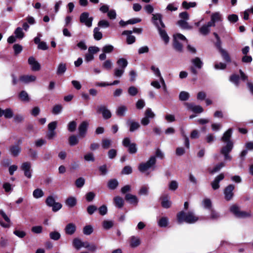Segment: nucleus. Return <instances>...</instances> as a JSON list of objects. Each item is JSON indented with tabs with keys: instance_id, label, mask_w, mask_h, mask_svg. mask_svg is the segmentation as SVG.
Wrapping results in <instances>:
<instances>
[{
	"instance_id": "nucleus-17",
	"label": "nucleus",
	"mask_w": 253,
	"mask_h": 253,
	"mask_svg": "<svg viewBox=\"0 0 253 253\" xmlns=\"http://www.w3.org/2000/svg\"><path fill=\"white\" fill-rule=\"evenodd\" d=\"M36 80V77L34 75H22L19 77V80L26 84L34 82Z\"/></svg>"
},
{
	"instance_id": "nucleus-5",
	"label": "nucleus",
	"mask_w": 253,
	"mask_h": 253,
	"mask_svg": "<svg viewBox=\"0 0 253 253\" xmlns=\"http://www.w3.org/2000/svg\"><path fill=\"white\" fill-rule=\"evenodd\" d=\"M89 13L87 12L82 13L80 16V21L87 27H90L92 26L93 18L92 17H89Z\"/></svg>"
},
{
	"instance_id": "nucleus-38",
	"label": "nucleus",
	"mask_w": 253,
	"mask_h": 253,
	"mask_svg": "<svg viewBox=\"0 0 253 253\" xmlns=\"http://www.w3.org/2000/svg\"><path fill=\"white\" fill-rule=\"evenodd\" d=\"M229 80L231 82L233 83L236 85H239L240 77L238 75L235 74L231 75L230 77Z\"/></svg>"
},
{
	"instance_id": "nucleus-61",
	"label": "nucleus",
	"mask_w": 253,
	"mask_h": 253,
	"mask_svg": "<svg viewBox=\"0 0 253 253\" xmlns=\"http://www.w3.org/2000/svg\"><path fill=\"white\" fill-rule=\"evenodd\" d=\"M95 197V194L93 192H89L85 195L86 200L88 202L92 201Z\"/></svg>"
},
{
	"instance_id": "nucleus-51",
	"label": "nucleus",
	"mask_w": 253,
	"mask_h": 253,
	"mask_svg": "<svg viewBox=\"0 0 253 253\" xmlns=\"http://www.w3.org/2000/svg\"><path fill=\"white\" fill-rule=\"evenodd\" d=\"M93 231L92 227L90 225H86L83 228V233L86 235H90Z\"/></svg>"
},
{
	"instance_id": "nucleus-13",
	"label": "nucleus",
	"mask_w": 253,
	"mask_h": 253,
	"mask_svg": "<svg viewBox=\"0 0 253 253\" xmlns=\"http://www.w3.org/2000/svg\"><path fill=\"white\" fill-rule=\"evenodd\" d=\"M125 199L127 203L135 206H137L138 203L137 197L130 193L126 194Z\"/></svg>"
},
{
	"instance_id": "nucleus-50",
	"label": "nucleus",
	"mask_w": 253,
	"mask_h": 253,
	"mask_svg": "<svg viewBox=\"0 0 253 253\" xmlns=\"http://www.w3.org/2000/svg\"><path fill=\"white\" fill-rule=\"evenodd\" d=\"M211 21H213L214 23L217 21H221L222 20L221 16L219 12H214L212 13L211 16Z\"/></svg>"
},
{
	"instance_id": "nucleus-19",
	"label": "nucleus",
	"mask_w": 253,
	"mask_h": 253,
	"mask_svg": "<svg viewBox=\"0 0 253 253\" xmlns=\"http://www.w3.org/2000/svg\"><path fill=\"white\" fill-rule=\"evenodd\" d=\"M129 243L131 248H135L140 245L141 241L139 238L132 236L130 238Z\"/></svg>"
},
{
	"instance_id": "nucleus-14",
	"label": "nucleus",
	"mask_w": 253,
	"mask_h": 253,
	"mask_svg": "<svg viewBox=\"0 0 253 253\" xmlns=\"http://www.w3.org/2000/svg\"><path fill=\"white\" fill-rule=\"evenodd\" d=\"M233 129L232 128H229L224 133L221 138V140L225 143H228L229 142H233L231 140Z\"/></svg>"
},
{
	"instance_id": "nucleus-2",
	"label": "nucleus",
	"mask_w": 253,
	"mask_h": 253,
	"mask_svg": "<svg viewBox=\"0 0 253 253\" xmlns=\"http://www.w3.org/2000/svg\"><path fill=\"white\" fill-rule=\"evenodd\" d=\"M230 211L238 218H246L250 217L252 216L251 211L247 212L245 211H241L239 207L236 205H233L230 207Z\"/></svg>"
},
{
	"instance_id": "nucleus-31",
	"label": "nucleus",
	"mask_w": 253,
	"mask_h": 253,
	"mask_svg": "<svg viewBox=\"0 0 253 253\" xmlns=\"http://www.w3.org/2000/svg\"><path fill=\"white\" fill-rule=\"evenodd\" d=\"M194 65L198 69H201L203 63L199 57H196L191 60Z\"/></svg>"
},
{
	"instance_id": "nucleus-56",
	"label": "nucleus",
	"mask_w": 253,
	"mask_h": 253,
	"mask_svg": "<svg viewBox=\"0 0 253 253\" xmlns=\"http://www.w3.org/2000/svg\"><path fill=\"white\" fill-rule=\"evenodd\" d=\"M144 115L146 117L149 118V119H153L155 117V114L152 112L151 109L148 108L144 113Z\"/></svg>"
},
{
	"instance_id": "nucleus-48",
	"label": "nucleus",
	"mask_w": 253,
	"mask_h": 253,
	"mask_svg": "<svg viewBox=\"0 0 253 253\" xmlns=\"http://www.w3.org/2000/svg\"><path fill=\"white\" fill-rule=\"evenodd\" d=\"M156 159L155 156H151L149 159L145 163L146 165L149 167V168H152L153 166L156 164Z\"/></svg>"
},
{
	"instance_id": "nucleus-41",
	"label": "nucleus",
	"mask_w": 253,
	"mask_h": 253,
	"mask_svg": "<svg viewBox=\"0 0 253 253\" xmlns=\"http://www.w3.org/2000/svg\"><path fill=\"white\" fill-rule=\"evenodd\" d=\"M67 69L66 65L64 63H60L57 70V75H61L64 73Z\"/></svg>"
},
{
	"instance_id": "nucleus-23",
	"label": "nucleus",
	"mask_w": 253,
	"mask_h": 253,
	"mask_svg": "<svg viewBox=\"0 0 253 253\" xmlns=\"http://www.w3.org/2000/svg\"><path fill=\"white\" fill-rule=\"evenodd\" d=\"M127 111V107L125 105H121L118 107L116 110V115L119 117L125 116L126 112Z\"/></svg>"
},
{
	"instance_id": "nucleus-32",
	"label": "nucleus",
	"mask_w": 253,
	"mask_h": 253,
	"mask_svg": "<svg viewBox=\"0 0 253 253\" xmlns=\"http://www.w3.org/2000/svg\"><path fill=\"white\" fill-rule=\"evenodd\" d=\"M69 144L70 146H73L79 143V140L75 135H72L68 138Z\"/></svg>"
},
{
	"instance_id": "nucleus-12",
	"label": "nucleus",
	"mask_w": 253,
	"mask_h": 253,
	"mask_svg": "<svg viewBox=\"0 0 253 253\" xmlns=\"http://www.w3.org/2000/svg\"><path fill=\"white\" fill-rule=\"evenodd\" d=\"M28 63L31 66L32 71H38L41 69L40 64L36 60L33 56H30L28 59Z\"/></svg>"
},
{
	"instance_id": "nucleus-60",
	"label": "nucleus",
	"mask_w": 253,
	"mask_h": 253,
	"mask_svg": "<svg viewBox=\"0 0 253 253\" xmlns=\"http://www.w3.org/2000/svg\"><path fill=\"white\" fill-rule=\"evenodd\" d=\"M102 67L104 69L107 70H110L112 67V63L110 60H106L102 65Z\"/></svg>"
},
{
	"instance_id": "nucleus-45",
	"label": "nucleus",
	"mask_w": 253,
	"mask_h": 253,
	"mask_svg": "<svg viewBox=\"0 0 253 253\" xmlns=\"http://www.w3.org/2000/svg\"><path fill=\"white\" fill-rule=\"evenodd\" d=\"M114 225V222L111 220H104L102 223L103 228L106 230H109Z\"/></svg>"
},
{
	"instance_id": "nucleus-26",
	"label": "nucleus",
	"mask_w": 253,
	"mask_h": 253,
	"mask_svg": "<svg viewBox=\"0 0 253 253\" xmlns=\"http://www.w3.org/2000/svg\"><path fill=\"white\" fill-rule=\"evenodd\" d=\"M177 24L183 29L190 30L192 29V26L189 25L188 23L184 20H178Z\"/></svg>"
},
{
	"instance_id": "nucleus-33",
	"label": "nucleus",
	"mask_w": 253,
	"mask_h": 253,
	"mask_svg": "<svg viewBox=\"0 0 253 253\" xmlns=\"http://www.w3.org/2000/svg\"><path fill=\"white\" fill-rule=\"evenodd\" d=\"M28 155L32 160H36L37 159L38 153L37 151L32 148H28Z\"/></svg>"
},
{
	"instance_id": "nucleus-47",
	"label": "nucleus",
	"mask_w": 253,
	"mask_h": 253,
	"mask_svg": "<svg viewBox=\"0 0 253 253\" xmlns=\"http://www.w3.org/2000/svg\"><path fill=\"white\" fill-rule=\"evenodd\" d=\"M49 237L51 239L57 241L60 238L61 235L58 232L54 231L49 233Z\"/></svg>"
},
{
	"instance_id": "nucleus-62",
	"label": "nucleus",
	"mask_w": 253,
	"mask_h": 253,
	"mask_svg": "<svg viewBox=\"0 0 253 253\" xmlns=\"http://www.w3.org/2000/svg\"><path fill=\"white\" fill-rule=\"evenodd\" d=\"M200 32L203 35H207L210 32V29L206 25H204L200 28Z\"/></svg>"
},
{
	"instance_id": "nucleus-57",
	"label": "nucleus",
	"mask_w": 253,
	"mask_h": 253,
	"mask_svg": "<svg viewBox=\"0 0 253 253\" xmlns=\"http://www.w3.org/2000/svg\"><path fill=\"white\" fill-rule=\"evenodd\" d=\"M114 50V46L112 45L108 44L105 45L102 48V51L106 53H109L112 52Z\"/></svg>"
},
{
	"instance_id": "nucleus-27",
	"label": "nucleus",
	"mask_w": 253,
	"mask_h": 253,
	"mask_svg": "<svg viewBox=\"0 0 253 253\" xmlns=\"http://www.w3.org/2000/svg\"><path fill=\"white\" fill-rule=\"evenodd\" d=\"M213 35H214V37L216 40V42H214V45L216 47V48L218 50V51H220L222 49H223L221 47L222 42L220 40V38L218 35L215 32H214L213 33Z\"/></svg>"
},
{
	"instance_id": "nucleus-21",
	"label": "nucleus",
	"mask_w": 253,
	"mask_h": 253,
	"mask_svg": "<svg viewBox=\"0 0 253 253\" xmlns=\"http://www.w3.org/2000/svg\"><path fill=\"white\" fill-rule=\"evenodd\" d=\"M127 125L129 126V131L133 132L140 127V125L138 122L128 120L126 122Z\"/></svg>"
},
{
	"instance_id": "nucleus-39",
	"label": "nucleus",
	"mask_w": 253,
	"mask_h": 253,
	"mask_svg": "<svg viewBox=\"0 0 253 253\" xmlns=\"http://www.w3.org/2000/svg\"><path fill=\"white\" fill-rule=\"evenodd\" d=\"M33 195L34 198L38 199L42 197L44 195V193L41 189L37 188L33 191Z\"/></svg>"
},
{
	"instance_id": "nucleus-29",
	"label": "nucleus",
	"mask_w": 253,
	"mask_h": 253,
	"mask_svg": "<svg viewBox=\"0 0 253 253\" xmlns=\"http://www.w3.org/2000/svg\"><path fill=\"white\" fill-rule=\"evenodd\" d=\"M219 52L220 53L222 58L226 62L230 63L231 62V59L230 55L226 50L223 49Z\"/></svg>"
},
{
	"instance_id": "nucleus-46",
	"label": "nucleus",
	"mask_w": 253,
	"mask_h": 253,
	"mask_svg": "<svg viewBox=\"0 0 253 253\" xmlns=\"http://www.w3.org/2000/svg\"><path fill=\"white\" fill-rule=\"evenodd\" d=\"M63 107L60 104H56L54 105L52 110V113L54 115L59 114L62 110Z\"/></svg>"
},
{
	"instance_id": "nucleus-52",
	"label": "nucleus",
	"mask_w": 253,
	"mask_h": 253,
	"mask_svg": "<svg viewBox=\"0 0 253 253\" xmlns=\"http://www.w3.org/2000/svg\"><path fill=\"white\" fill-rule=\"evenodd\" d=\"M85 183V180L83 177H79L78 179H76L75 181V185L78 188H81L82 187Z\"/></svg>"
},
{
	"instance_id": "nucleus-59",
	"label": "nucleus",
	"mask_w": 253,
	"mask_h": 253,
	"mask_svg": "<svg viewBox=\"0 0 253 253\" xmlns=\"http://www.w3.org/2000/svg\"><path fill=\"white\" fill-rule=\"evenodd\" d=\"M225 166V164L223 162H220L219 164H217L212 169L211 171V173H213L218 171L220 170V169Z\"/></svg>"
},
{
	"instance_id": "nucleus-37",
	"label": "nucleus",
	"mask_w": 253,
	"mask_h": 253,
	"mask_svg": "<svg viewBox=\"0 0 253 253\" xmlns=\"http://www.w3.org/2000/svg\"><path fill=\"white\" fill-rule=\"evenodd\" d=\"M83 244V242L78 238L74 239L73 241V245L77 250L81 249Z\"/></svg>"
},
{
	"instance_id": "nucleus-34",
	"label": "nucleus",
	"mask_w": 253,
	"mask_h": 253,
	"mask_svg": "<svg viewBox=\"0 0 253 253\" xmlns=\"http://www.w3.org/2000/svg\"><path fill=\"white\" fill-rule=\"evenodd\" d=\"M189 97L190 95L189 93L184 91H181L179 95V99L182 101L188 100Z\"/></svg>"
},
{
	"instance_id": "nucleus-1",
	"label": "nucleus",
	"mask_w": 253,
	"mask_h": 253,
	"mask_svg": "<svg viewBox=\"0 0 253 253\" xmlns=\"http://www.w3.org/2000/svg\"><path fill=\"white\" fill-rule=\"evenodd\" d=\"M176 217L178 223L185 222L187 223L193 224L199 220V217L191 211L187 212L183 211H180L177 213Z\"/></svg>"
},
{
	"instance_id": "nucleus-11",
	"label": "nucleus",
	"mask_w": 253,
	"mask_h": 253,
	"mask_svg": "<svg viewBox=\"0 0 253 253\" xmlns=\"http://www.w3.org/2000/svg\"><path fill=\"white\" fill-rule=\"evenodd\" d=\"M169 199L170 197L168 194L163 195L160 197L161 204L163 208L169 209L171 207V202Z\"/></svg>"
},
{
	"instance_id": "nucleus-53",
	"label": "nucleus",
	"mask_w": 253,
	"mask_h": 253,
	"mask_svg": "<svg viewBox=\"0 0 253 253\" xmlns=\"http://www.w3.org/2000/svg\"><path fill=\"white\" fill-rule=\"evenodd\" d=\"M55 200L52 196L47 197L45 200V203L48 207H52L55 203Z\"/></svg>"
},
{
	"instance_id": "nucleus-22",
	"label": "nucleus",
	"mask_w": 253,
	"mask_h": 253,
	"mask_svg": "<svg viewBox=\"0 0 253 253\" xmlns=\"http://www.w3.org/2000/svg\"><path fill=\"white\" fill-rule=\"evenodd\" d=\"M77 203V199L75 197L70 196L67 198L65 201V204L70 208L75 207Z\"/></svg>"
},
{
	"instance_id": "nucleus-9",
	"label": "nucleus",
	"mask_w": 253,
	"mask_h": 253,
	"mask_svg": "<svg viewBox=\"0 0 253 253\" xmlns=\"http://www.w3.org/2000/svg\"><path fill=\"white\" fill-rule=\"evenodd\" d=\"M88 124L86 121L82 122L79 126V135L80 137H84L87 132Z\"/></svg>"
},
{
	"instance_id": "nucleus-24",
	"label": "nucleus",
	"mask_w": 253,
	"mask_h": 253,
	"mask_svg": "<svg viewBox=\"0 0 253 253\" xmlns=\"http://www.w3.org/2000/svg\"><path fill=\"white\" fill-rule=\"evenodd\" d=\"M114 203L115 205V206L120 209V208H122L123 206H124V201L123 200V199L118 196H116L114 198Z\"/></svg>"
},
{
	"instance_id": "nucleus-35",
	"label": "nucleus",
	"mask_w": 253,
	"mask_h": 253,
	"mask_svg": "<svg viewBox=\"0 0 253 253\" xmlns=\"http://www.w3.org/2000/svg\"><path fill=\"white\" fill-rule=\"evenodd\" d=\"M99 30V28L98 27H95L93 30V37L97 41L100 40L102 38V34Z\"/></svg>"
},
{
	"instance_id": "nucleus-49",
	"label": "nucleus",
	"mask_w": 253,
	"mask_h": 253,
	"mask_svg": "<svg viewBox=\"0 0 253 253\" xmlns=\"http://www.w3.org/2000/svg\"><path fill=\"white\" fill-rule=\"evenodd\" d=\"M111 145V140L104 138L102 140V147L104 149H108Z\"/></svg>"
},
{
	"instance_id": "nucleus-18",
	"label": "nucleus",
	"mask_w": 253,
	"mask_h": 253,
	"mask_svg": "<svg viewBox=\"0 0 253 253\" xmlns=\"http://www.w3.org/2000/svg\"><path fill=\"white\" fill-rule=\"evenodd\" d=\"M173 47L177 51L181 52L183 51V45L180 43L175 37H173Z\"/></svg>"
},
{
	"instance_id": "nucleus-42",
	"label": "nucleus",
	"mask_w": 253,
	"mask_h": 253,
	"mask_svg": "<svg viewBox=\"0 0 253 253\" xmlns=\"http://www.w3.org/2000/svg\"><path fill=\"white\" fill-rule=\"evenodd\" d=\"M151 69L154 72V73L155 74V75L160 78L161 81L165 84L164 80L163 78V77L161 76V74L160 73V71L159 69L158 68H156L155 66L152 65L151 67Z\"/></svg>"
},
{
	"instance_id": "nucleus-15",
	"label": "nucleus",
	"mask_w": 253,
	"mask_h": 253,
	"mask_svg": "<svg viewBox=\"0 0 253 253\" xmlns=\"http://www.w3.org/2000/svg\"><path fill=\"white\" fill-rule=\"evenodd\" d=\"M76 226L74 223H68L66 225L64 229L65 232L67 235H72L76 232Z\"/></svg>"
},
{
	"instance_id": "nucleus-54",
	"label": "nucleus",
	"mask_w": 253,
	"mask_h": 253,
	"mask_svg": "<svg viewBox=\"0 0 253 253\" xmlns=\"http://www.w3.org/2000/svg\"><path fill=\"white\" fill-rule=\"evenodd\" d=\"M132 172V168L129 166H126L124 167L121 171V173L122 174H131Z\"/></svg>"
},
{
	"instance_id": "nucleus-10",
	"label": "nucleus",
	"mask_w": 253,
	"mask_h": 253,
	"mask_svg": "<svg viewBox=\"0 0 253 253\" xmlns=\"http://www.w3.org/2000/svg\"><path fill=\"white\" fill-rule=\"evenodd\" d=\"M154 25L157 28L159 31V34L161 38L164 40L166 43H168L169 40V38L168 36L166 31L165 30H163L159 26L158 22H155Z\"/></svg>"
},
{
	"instance_id": "nucleus-4",
	"label": "nucleus",
	"mask_w": 253,
	"mask_h": 253,
	"mask_svg": "<svg viewBox=\"0 0 253 253\" xmlns=\"http://www.w3.org/2000/svg\"><path fill=\"white\" fill-rule=\"evenodd\" d=\"M235 188V185L231 184L224 188L223 193L224 195V199L226 201H229L233 199L234 196V190Z\"/></svg>"
},
{
	"instance_id": "nucleus-28",
	"label": "nucleus",
	"mask_w": 253,
	"mask_h": 253,
	"mask_svg": "<svg viewBox=\"0 0 253 253\" xmlns=\"http://www.w3.org/2000/svg\"><path fill=\"white\" fill-rule=\"evenodd\" d=\"M18 97L20 100L22 101L29 102L30 101V97L29 95L25 90L20 91L19 93Z\"/></svg>"
},
{
	"instance_id": "nucleus-8",
	"label": "nucleus",
	"mask_w": 253,
	"mask_h": 253,
	"mask_svg": "<svg viewBox=\"0 0 253 253\" xmlns=\"http://www.w3.org/2000/svg\"><path fill=\"white\" fill-rule=\"evenodd\" d=\"M97 113H101L103 118L105 120H108L110 119L112 114L110 110L107 109L106 106H100L99 107L97 110Z\"/></svg>"
},
{
	"instance_id": "nucleus-20",
	"label": "nucleus",
	"mask_w": 253,
	"mask_h": 253,
	"mask_svg": "<svg viewBox=\"0 0 253 253\" xmlns=\"http://www.w3.org/2000/svg\"><path fill=\"white\" fill-rule=\"evenodd\" d=\"M21 150V148L18 145H12L9 148V151L14 157H17L20 153Z\"/></svg>"
},
{
	"instance_id": "nucleus-64",
	"label": "nucleus",
	"mask_w": 253,
	"mask_h": 253,
	"mask_svg": "<svg viewBox=\"0 0 253 253\" xmlns=\"http://www.w3.org/2000/svg\"><path fill=\"white\" fill-rule=\"evenodd\" d=\"M178 183L175 180L171 181L169 184V189L172 191L176 190L178 188Z\"/></svg>"
},
{
	"instance_id": "nucleus-7",
	"label": "nucleus",
	"mask_w": 253,
	"mask_h": 253,
	"mask_svg": "<svg viewBox=\"0 0 253 253\" xmlns=\"http://www.w3.org/2000/svg\"><path fill=\"white\" fill-rule=\"evenodd\" d=\"M31 167V163L28 162L22 163L21 167V169L24 171V175L28 178H30L32 176Z\"/></svg>"
},
{
	"instance_id": "nucleus-58",
	"label": "nucleus",
	"mask_w": 253,
	"mask_h": 253,
	"mask_svg": "<svg viewBox=\"0 0 253 253\" xmlns=\"http://www.w3.org/2000/svg\"><path fill=\"white\" fill-rule=\"evenodd\" d=\"M14 51V54L15 55H18L19 54L22 50L23 47L22 45H20L19 44H15L13 45V46Z\"/></svg>"
},
{
	"instance_id": "nucleus-43",
	"label": "nucleus",
	"mask_w": 253,
	"mask_h": 253,
	"mask_svg": "<svg viewBox=\"0 0 253 253\" xmlns=\"http://www.w3.org/2000/svg\"><path fill=\"white\" fill-rule=\"evenodd\" d=\"M14 34H15V37L19 39H22L24 36V33L20 27H17L15 29Z\"/></svg>"
},
{
	"instance_id": "nucleus-3",
	"label": "nucleus",
	"mask_w": 253,
	"mask_h": 253,
	"mask_svg": "<svg viewBox=\"0 0 253 253\" xmlns=\"http://www.w3.org/2000/svg\"><path fill=\"white\" fill-rule=\"evenodd\" d=\"M123 145L124 147L128 148V152L131 154H135L137 152V148L135 143H131L129 137H125L123 140Z\"/></svg>"
},
{
	"instance_id": "nucleus-30",
	"label": "nucleus",
	"mask_w": 253,
	"mask_h": 253,
	"mask_svg": "<svg viewBox=\"0 0 253 253\" xmlns=\"http://www.w3.org/2000/svg\"><path fill=\"white\" fill-rule=\"evenodd\" d=\"M118 66L122 69L125 70L128 64L127 60L124 58H119L117 61Z\"/></svg>"
},
{
	"instance_id": "nucleus-36",
	"label": "nucleus",
	"mask_w": 253,
	"mask_h": 253,
	"mask_svg": "<svg viewBox=\"0 0 253 253\" xmlns=\"http://www.w3.org/2000/svg\"><path fill=\"white\" fill-rule=\"evenodd\" d=\"M197 3L196 2H189L183 1L182 3V6L185 9H188L190 7H194L196 6Z\"/></svg>"
},
{
	"instance_id": "nucleus-6",
	"label": "nucleus",
	"mask_w": 253,
	"mask_h": 253,
	"mask_svg": "<svg viewBox=\"0 0 253 253\" xmlns=\"http://www.w3.org/2000/svg\"><path fill=\"white\" fill-rule=\"evenodd\" d=\"M188 110H191L195 113H201L204 111L203 108L200 105H195L192 103L186 102L184 103Z\"/></svg>"
},
{
	"instance_id": "nucleus-25",
	"label": "nucleus",
	"mask_w": 253,
	"mask_h": 253,
	"mask_svg": "<svg viewBox=\"0 0 253 253\" xmlns=\"http://www.w3.org/2000/svg\"><path fill=\"white\" fill-rule=\"evenodd\" d=\"M119 185V182L116 179H111L107 183V186L109 189L115 190Z\"/></svg>"
},
{
	"instance_id": "nucleus-16",
	"label": "nucleus",
	"mask_w": 253,
	"mask_h": 253,
	"mask_svg": "<svg viewBox=\"0 0 253 253\" xmlns=\"http://www.w3.org/2000/svg\"><path fill=\"white\" fill-rule=\"evenodd\" d=\"M226 143V145L223 146L220 150L221 154L230 153L233 148V142H229Z\"/></svg>"
},
{
	"instance_id": "nucleus-40",
	"label": "nucleus",
	"mask_w": 253,
	"mask_h": 253,
	"mask_svg": "<svg viewBox=\"0 0 253 253\" xmlns=\"http://www.w3.org/2000/svg\"><path fill=\"white\" fill-rule=\"evenodd\" d=\"M168 224V218L167 217H161L158 221V225L160 227H166Z\"/></svg>"
},
{
	"instance_id": "nucleus-44",
	"label": "nucleus",
	"mask_w": 253,
	"mask_h": 253,
	"mask_svg": "<svg viewBox=\"0 0 253 253\" xmlns=\"http://www.w3.org/2000/svg\"><path fill=\"white\" fill-rule=\"evenodd\" d=\"M77 123L75 121H71L68 124V130L71 132H74L77 128Z\"/></svg>"
},
{
	"instance_id": "nucleus-63",
	"label": "nucleus",
	"mask_w": 253,
	"mask_h": 253,
	"mask_svg": "<svg viewBox=\"0 0 253 253\" xmlns=\"http://www.w3.org/2000/svg\"><path fill=\"white\" fill-rule=\"evenodd\" d=\"M97 210V207L95 205H89L86 209V211L89 215H92Z\"/></svg>"
},
{
	"instance_id": "nucleus-55",
	"label": "nucleus",
	"mask_w": 253,
	"mask_h": 253,
	"mask_svg": "<svg viewBox=\"0 0 253 253\" xmlns=\"http://www.w3.org/2000/svg\"><path fill=\"white\" fill-rule=\"evenodd\" d=\"M4 116L6 119H10L13 116V113L10 108H7L4 110Z\"/></svg>"
}]
</instances>
